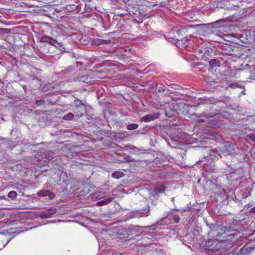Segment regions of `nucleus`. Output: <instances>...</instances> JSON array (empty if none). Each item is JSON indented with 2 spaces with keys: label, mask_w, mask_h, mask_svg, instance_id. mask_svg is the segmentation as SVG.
<instances>
[{
  "label": "nucleus",
  "mask_w": 255,
  "mask_h": 255,
  "mask_svg": "<svg viewBox=\"0 0 255 255\" xmlns=\"http://www.w3.org/2000/svg\"><path fill=\"white\" fill-rule=\"evenodd\" d=\"M232 18L233 16H229L216 20L215 22L211 23L200 24L196 26L200 27L199 30L200 34L207 37L211 33H213L215 28L224 27L225 26L226 22L233 21Z\"/></svg>",
  "instance_id": "obj_1"
},
{
  "label": "nucleus",
  "mask_w": 255,
  "mask_h": 255,
  "mask_svg": "<svg viewBox=\"0 0 255 255\" xmlns=\"http://www.w3.org/2000/svg\"><path fill=\"white\" fill-rule=\"evenodd\" d=\"M150 215V208L148 205L144 209L132 211L127 215L128 219L148 217Z\"/></svg>",
  "instance_id": "obj_2"
},
{
  "label": "nucleus",
  "mask_w": 255,
  "mask_h": 255,
  "mask_svg": "<svg viewBox=\"0 0 255 255\" xmlns=\"http://www.w3.org/2000/svg\"><path fill=\"white\" fill-rule=\"evenodd\" d=\"M191 26H180L175 29L172 30L170 33V37L175 39L176 41L182 38L183 36L187 34V29L191 27Z\"/></svg>",
  "instance_id": "obj_3"
},
{
  "label": "nucleus",
  "mask_w": 255,
  "mask_h": 255,
  "mask_svg": "<svg viewBox=\"0 0 255 255\" xmlns=\"http://www.w3.org/2000/svg\"><path fill=\"white\" fill-rule=\"evenodd\" d=\"M74 105L77 108L81 109V112H79V111L75 112L76 114V116L82 117L86 113L87 109L86 105L83 102H82V101L76 98L74 101Z\"/></svg>",
  "instance_id": "obj_4"
},
{
  "label": "nucleus",
  "mask_w": 255,
  "mask_h": 255,
  "mask_svg": "<svg viewBox=\"0 0 255 255\" xmlns=\"http://www.w3.org/2000/svg\"><path fill=\"white\" fill-rule=\"evenodd\" d=\"M40 41L42 43H48L59 48H62V44L61 43L58 42L56 39L47 35L42 36L40 38Z\"/></svg>",
  "instance_id": "obj_5"
},
{
  "label": "nucleus",
  "mask_w": 255,
  "mask_h": 255,
  "mask_svg": "<svg viewBox=\"0 0 255 255\" xmlns=\"http://www.w3.org/2000/svg\"><path fill=\"white\" fill-rule=\"evenodd\" d=\"M56 213V209L53 207L45 209L42 211L39 215L41 219H46L51 217Z\"/></svg>",
  "instance_id": "obj_6"
},
{
  "label": "nucleus",
  "mask_w": 255,
  "mask_h": 255,
  "mask_svg": "<svg viewBox=\"0 0 255 255\" xmlns=\"http://www.w3.org/2000/svg\"><path fill=\"white\" fill-rule=\"evenodd\" d=\"M179 210L172 209L168 213L166 218L169 220H173L175 223H178L180 220V217L178 214Z\"/></svg>",
  "instance_id": "obj_7"
},
{
  "label": "nucleus",
  "mask_w": 255,
  "mask_h": 255,
  "mask_svg": "<svg viewBox=\"0 0 255 255\" xmlns=\"http://www.w3.org/2000/svg\"><path fill=\"white\" fill-rule=\"evenodd\" d=\"M209 70L211 72H215L217 69L220 67V61L216 58L212 59L209 61Z\"/></svg>",
  "instance_id": "obj_8"
},
{
  "label": "nucleus",
  "mask_w": 255,
  "mask_h": 255,
  "mask_svg": "<svg viewBox=\"0 0 255 255\" xmlns=\"http://www.w3.org/2000/svg\"><path fill=\"white\" fill-rule=\"evenodd\" d=\"M159 114L157 113H153L146 115L140 118L141 122H149L157 119L159 117Z\"/></svg>",
  "instance_id": "obj_9"
},
{
  "label": "nucleus",
  "mask_w": 255,
  "mask_h": 255,
  "mask_svg": "<svg viewBox=\"0 0 255 255\" xmlns=\"http://www.w3.org/2000/svg\"><path fill=\"white\" fill-rule=\"evenodd\" d=\"M211 184L212 189L214 190H217L218 194H222L224 193V189L219 185L215 179H213L211 181Z\"/></svg>",
  "instance_id": "obj_10"
},
{
  "label": "nucleus",
  "mask_w": 255,
  "mask_h": 255,
  "mask_svg": "<svg viewBox=\"0 0 255 255\" xmlns=\"http://www.w3.org/2000/svg\"><path fill=\"white\" fill-rule=\"evenodd\" d=\"M208 124L212 128H219L222 125V122L220 120L212 118L209 120Z\"/></svg>",
  "instance_id": "obj_11"
},
{
  "label": "nucleus",
  "mask_w": 255,
  "mask_h": 255,
  "mask_svg": "<svg viewBox=\"0 0 255 255\" xmlns=\"http://www.w3.org/2000/svg\"><path fill=\"white\" fill-rule=\"evenodd\" d=\"M243 5H240L234 0H231L227 2V4H225L223 7L227 10H233L235 9L236 7H242Z\"/></svg>",
  "instance_id": "obj_12"
},
{
  "label": "nucleus",
  "mask_w": 255,
  "mask_h": 255,
  "mask_svg": "<svg viewBox=\"0 0 255 255\" xmlns=\"http://www.w3.org/2000/svg\"><path fill=\"white\" fill-rule=\"evenodd\" d=\"M218 233L216 237H218L226 233L227 232H231L232 231V228L231 227L228 228L226 226L220 225L218 226L217 229Z\"/></svg>",
  "instance_id": "obj_13"
},
{
  "label": "nucleus",
  "mask_w": 255,
  "mask_h": 255,
  "mask_svg": "<svg viewBox=\"0 0 255 255\" xmlns=\"http://www.w3.org/2000/svg\"><path fill=\"white\" fill-rule=\"evenodd\" d=\"M144 228V227L139 226L130 225L129 226L128 230V231L131 234L141 233L143 232L142 229Z\"/></svg>",
  "instance_id": "obj_14"
},
{
  "label": "nucleus",
  "mask_w": 255,
  "mask_h": 255,
  "mask_svg": "<svg viewBox=\"0 0 255 255\" xmlns=\"http://www.w3.org/2000/svg\"><path fill=\"white\" fill-rule=\"evenodd\" d=\"M37 195L42 197L48 196L50 199H53L55 197V194L49 190H40L38 192Z\"/></svg>",
  "instance_id": "obj_15"
},
{
  "label": "nucleus",
  "mask_w": 255,
  "mask_h": 255,
  "mask_svg": "<svg viewBox=\"0 0 255 255\" xmlns=\"http://www.w3.org/2000/svg\"><path fill=\"white\" fill-rule=\"evenodd\" d=\"M187 36L188 34H187L185 36H183L182 38H181L180 40L176 41L178 46L183 47L188 45V42L187 41Z\"/></svg>",
  "instance_id": "obj_16"
},
{
  "label": "nucleus",
  "mask_w": 255,
  "mask_h": 255,
  "mask_svg": "<svg viewBox=\"0 0 255 255\" xmlns=\"http://www.w3.org/2000/svg\"><path fill=\"white\" fill-rule=\"evenodd\" d=\"M65 8L68 12H78L79 11V5L74 4L66 5Z\"/></svg>",
  "instance_id": "obj_17"
},
{
  "label": "nucleus",
  "mask_w": 255,
  "mask_h": 255,
  "mask_svg": "<svg viewBox=\"0 0 255 255\" xmlns=\"http://www.w3.org/2000/svg\"><path fill=\"white\" fill-rule=\"evenodd\" d=\"M241 177L240 176H238L237 174V171L235 170L234 172L231 173L227 175V178L228 179L232 180H238Z\"/></svg>",
  "instance_id": "obj_18"
},
{
  "label": "nucleus",
  "mask_w": 255,
  "mask_h": 255,
  "mask_svg": "<svg viewBox=\"0 0 255 255\" xmlns=\"http://www.w3.org/2000/svg\"><path fill=\"white\" fill-rule=\"evenodd\" d=\"M113 198L112 197H108L107 198H105L102 200L99 201L98 202H97V204L99 206L105 205L111 202Z\"/></svg>",
  "instance_id": "obj_19"
},
{
  "label": "nucleus",
  "mask_w": 255,
  "mask_h": 255,
  "mask_svg": "<svg viewBox=\"0 0 255 255\" xmlns=\"http://www.w3.org/2000/svg\"><path fill=\"white\" fill-rule=\"evenodd\" d=\"M201 52L203 53L202 57L205 58V60L208 58L209 56H211V54L212 53V50L211 49H204L201 51Z\"/></svg>",
  "instance_id": "obj_20"
},
{
  "label": "nucleus",
  "mask_w": 255,
  "mask_h": 255,
  "mask_svg": "<svg viewBox=\"0 0 255 255\" xmlns=\"http://www.w3.org/2000/svg\"><path fill=\"white\" fill-rule=\"evenodd\" d=\"M124 173L121 171H116L113 172L112 177L116 179H119L124 176Z\"/></svg>",
  "instance_id": "obj_21"
},
{
  "label": "nucleus",
  "mask_w": 255,
  "mask_h": 255,
  "mask_svg": "<svg viewBox=\"0 0 255 255\" xmlns=\"http://www.w3.org/2000/svg\"><path fill=\"white\" fill-rule=\"evenodd\" d=\"M165 191L164 187L161 186L160 187L155 188L154 189L153 193L155 195H158L159 194L163 193Z\"/></svg>",
  "instance_id": "obj_22"
},
{
  "label": "nucleus",
  "mask_w": 255,
  "mask_h": 255,
  "mask_svg": "<svg viewBox=\"0 0 255 255\" xmlns=\"http://www.w3.org/2000/svg\"><path fill=\"white\" fill-rule=\"evenodd\" d=\"M94 44L97 45H100L105 44L107 43V40H103V39H95L94 40Z\"/></svg>",
  "instance_id": "obj_23"
},
{
  "label": "nucleus",
  "mask_w": 255,
  "mask_h": 255,
  "mask_svg": "<svg viewBox=\"0 0 255 255\" xmlns=\"http://www.w3.org/2000/svg\"><path fill=\"white\" fill-rule=\"evenodd\" d=\"M138 126L136 124H130L128 125L127 128L128 130L135 129L138 128Z\"/></svg>",
  "instance_id": "obj_24"
},
{
  "label": "nucleus",
  "mask_w": 255,
  "mask_h": 255,
  "mask_svg": "<svg viewBox=\"0 0 255 255\" xmlns=\"http://www.w3.org/2000/svg\"><path fill=\"white\" fill-rule=\"evenodd\" d=\"M73 117H74V115L71 113H69L64 115L63 118V119L64 120H66V121L71 120L73 119Z\"/></svg>",
  "instance_id": "obj_25"
},
{
  "label": "nucleus",
  "mask_w": 255,
  "mask_h": 255,
  "mask_svg": "<svg viewBox=\"0 0 255 255\" xmlns=\"http://www.w3.org/2000/svg\"><path fill=\"white\" fill-rule=\"evenodd\" d=\"M80 81L86 83H89L91 82V78L88 76H83L81 78Z\"/></svg>",
  "instance_id": "obj_26"
},
{
  "label": "nucleus",
  "mask_w": 255,
  "mask_h": 255,
  "mask_svg": "<svg viewBox=\"0 0 255 255\" xmlns=\"http://www.w3.org/2000/svg\"><path fill=\"white\" fill-rule=\"evenodd\" d=\"M17 194L14 191H11L8 193V197L12 199H14L16 198Z\"/></svg>",
  "instance_id": "obj_27"
},
{
  "label": "nucleus",
  "mask_w": 255,
  "mask_h": 255,
  "mask_svg": "<svg viewBox=\"0 0 255 255\" xmlns=\"http://www.w3.org/2000/svg\"><path fill=\"white\" fill-rule=\"evenodd\" d=\"M158 224V222H157L156 223H155L152 225H151V226H144V228H148L150 230H155L157 229Z\"/></svg>",
  "instance_id": "obj_28"
},
{
  "label": "nucleus",
  "mask_w": 255,
  "mask_h": 255,
  "mask_svg": "<svg viewBox=\"0 0 255 255\" xmlns=\"http://www.w3.org/2000/svg\"><path fill=\"white\" fill-rule=\"evenodd\" d=\"M10 32V30L8 28H0V34H8Z\"/></svg>",
  "instance_id": "obj_29"
},
{
  "label": "nucleus",
  "mask_w": 255,
  "mask_h": 255,
  "mask_svg": "<svg viewBox=\"0 0 255 255\" xmlns=\"http://www.w3.org/2000/svg\"><path fill=\"white\" fill-rule=\"evenodd\" d=\"M247 137L251 140L254 142H255V133H251L247 135Z\"/></svg>",
  "instance_id": "obj_30"
},
{
  "label": "nucleus",
  "mask_w": 255,
  "mask_h": 255,
  "mask_svg": "<svg viewBox=\"0 0 255 255\" xmlns=\"http://www.w3.org/2000/svg\"><path fill=\"white\" fill-rule=\"evenodd\" d=\"M125 162H130L135 161L134 159L131 158L130 156H127L124 158Z\"/></svg>",
  "instance_id": "obj_31"
},
{
  "label": "nucleus",
  "mask_w": 255,
  "mask_h": 255,
  "mask_svg": "<svg viewBox=\"0 0 255 255\" xmlns=\"http://www.w3.org/2000/svg\"><path fill=\"white\" fill-rule=\"evenodd\" d=\"M45 104V102L43 99H40V100H37L36 101V102H35V104L37 106H41V105H44Z\"/></svg>",
  "instance_id": "obj_32"
},
{
  "label": "nucleus",
  "mask_w": 255,
  "mask_h": 255,
  "mask_svg": "<svg viewBox=\"0 0 255 255\" xmlns=\"http://www.w3.org/2000/svg\"><path fill=\"white\" fill-rule=\"evenodd\" d=\"M72 70H73V69L71 67H70L69 68H68L67 69H65L64 70H63L62 71V72L64 73V74H67L68 73V72H71L72 71Z\"/></svg>",
  "instance_id": "obj_33"
},
{
  "label": "nucleus",
  "mask_w": 255,
  "mask_h": 255,
  "mask_svg": "<svg viewBox=\"0 0 255 255\" xmlns=\"http://www.w3.org/2000/svg\"><path fill=\"white\" fill-rule=\"evenodd\" d=\"M85 9L86 10H93L92 7L88 4H85Z\"/></svg>",
  "instance_id": "obj_34"
},
{
  "label": "nucleus",
  "mask_w": 255,
  "mask_h": 255,
  "mask_svg": "<svg viewBox=\"0 0 255 255\" xmlns=\"http://www.w3.org/2000/svg\"><path fill=\"white\" fill-rule=\"evenodd\" d=\"M31 80H36V82H37L38 85H39L40 83V82H41L40 80L37 78L32 77Z\"/></svg>",
  "instance_id": "obj_35"
},
{
  "label": "nucleus",
  "mask_w": 255,
  "mask_h": 255,
  "mask_svg": "<svg viewBox=\"0 0 255 255\" xmlns=\"http://www.w3.org/2000/svg\"><path fill=\"white\" fill-rule=\"evenodd\" d=\"M199 123H204L206 122V120L204 119H199L197 121Z\"/></svg>",
  "instance_id": "obj_36"
},
{
  "label": "nucleus",
  "mask_w": 255,
  "mask_h": 255,
  "mask_svg": "<svg viewBox=\"0 0 255 255\" xmlns=\"http://www.w3.org/2000/svg\"><path fill=\"white\" fill-rule=\"evenodd\" d=\"M251 212L253 213H255V206L251 209Z\"/></svg>",
  "instance_id": "obj_37"
},
{
  "label": "nucleus",
  "mask_w": 255,
  "mask_h": 255,
  "mask_svg": "<svg viewBox=\"0 0 255 255\" xmlns=\"http://www.w3.org/2000/svg\"><path fill=\"white\" fill-rule=\"evenodd\" d=\"M85 16L86 17H91L93 16V14H85Z\"/></svg>",
  "instance_id": "obj_38"
},
{
  "label": "nucleus",
  "mask_w": 255,
  "mask_h": 255,
  "mask_svg": "<svg viewBox=\"0 0 255 255\" xmlns=\"http://www.w3.org/2000/svg\"><path fill=\"white\" fill-rule=\"evenodd\" d=\"M229 86H230V87H231V88L233 87L234 86H235V84H231Z\"/></svg>",
  "instance_id": "obj_39"
},
{
  "label": "nucleus",
  "mask_w": 255,
  "mask_h": 255,
  "mask_svg": "<svg viewBox=\"0 0 255 255\" xmlns=\"http://www.w3.org/2000/svg\"><path fill=\"white\" fill-rule=\"evenodd\" d=\"M239 1L240 2V3L243 2V0H239Z\"/></svg>",
  "instance_id": "obj_40"
},
{
  "label": "nucleus",
  "mask_w": 255,
  "mask_h": 255,
  "mask_svg": "<svg viewBox=\"0 0 255 255\" xmlns=\"http://www.w3.org/2000/svg\"><path fill=\"white\" fill-rule=\"evenodd\" d=\"M161 90V89H160V90L159 89L158 90V91L160 92Z\"/></svg>",
  "instance_id": "obj_41"
},
{
  "label": "nucleus",
  "mask_w": 255,
  "mask_h": 255,
  "mask_svg": "<svg viewBox=\"0 0 255 255\" xmlns=\"http://www.w3.org/2000/svg\"><path fill=\"white\" fill-rule=\"evenodd\" d=\"M161 90V89H160V90L159 89L158 90V91L160 92Z\"/></svg>",
  "instance_id": "obj_42"
},
{
  "label": "nucleus",
  "mask_w": 255,
  "mask_h": 255,
  "mask_svg": "<svg viewBox=\"0 0 255 255\" xmlns=\"http://www.w3.org/2000/svg\"><path fill=\"white\" fill-rule=\"evenodd\" d=\"M242 8H243V9H245V7H242Z\"/></svg>",
  "instance_id": "obj_43"
},
{
  "label": "nucleus",
  "mask_w": 255,
  "mask_h": 255,
  "mask_svg": "<svg viewBox=\"0 0 255 255\" xmlns=\"http://www.w3.org/2000/svg\"><path fill=\"white\" fill-rule=\"evenodd\" d=\"M209 250H211V251H213V249H209Z\"/></svg>",
  "instance_id": "obj_44"
}]
</instances>
